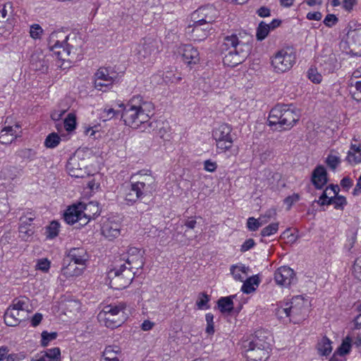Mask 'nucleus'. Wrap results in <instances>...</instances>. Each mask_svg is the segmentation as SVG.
Here are the masks:
<instances>
[{
    "label": "nucleus",
    "mask_w": 361,
    "mask_h": 361,
    "mask_svg": "<svg viewBox=\"0 0 361 361\" xmlns=\"http://www.w3.org/2000/svg\"><path fill=\"white\" fill-rule=\"evenodd\" d=\"M252 41V36L244 31L226 35L221 45L224 64L235 67L243 63L251 52Z\"/></svg>",
    "instance_id": "obj_1"
},
{
    "label": "nucleus",
    "mask_w": 361,
    "mask_h": 361,
    "mask_svg": "<svg viewBox=\"0 0 361 361\" xmlns=\"http://www.w3.org/2000/svg\"><path fill=\"white\" fill-rule=\"evenodd\" d=\"M50 50L59 59L72 62L80 54L82 39L75 34L66 35L62 30L54 31L49 38Z\"/></svg>",
    "instance_id": "obj_2"
},
{
    "label": "nucleus",
    "mask_w": 361,
    "mask_h": 361,
    "mask_svg": "<svg viewBox=\"0 0 361 361\" xmlns=\"http://www.w3.org/2000/svg\"><path fill=\"white\" fill-rule=\"evenodd\" d=\"M119 106L123 108L121 117L125 124L135 129L147 123L154 110L153 104L140 95L132 97L126 104H121Z\"/></svg>",
    "instance_id": "obj_3"
},
{
    "label": "nucleus",
    "mask_w": 361,
    "mask_h": 361,
    "mask_svg": "<svg viewBox=\"0 0 361 361\" xmlns=\"http://www.w3.org/2000/svg\"><path fill=\"white\" fill-rule=\"evenodd\" d=\"M299 120L296 110L288 105H276L269 113L268 121L269 126L275 129L289 130Z\"/></svg>",
    "instance_id": "obj_4"
},
{
    "label": "nucleus",
    "mask_w": 361,
    "mask_h": 361,
    "mask_svg": "<svg viewBox=\"0 0 361 361\" xmlns=\"http://www.w3.org/2000/svg\"><path fill=\"white\" fill-rule=\"evenodd\" d=\"M245 356L248 361H265L269 356V343L253 336L243 343Z\"/></svg>",
    "instance_id": "obj_5"
},
{
    "label": "nucleus",
    "mask_w": 361,
    "mask_h": 361,
    "mask_svg": "<svg viewBox=\"0 0 361 361\" xmlns=\"http://www.w3.org/2000/svg\"><path fill=\"white\" fill-rule=\"evenodd\" d=\"M126 305H107L98 314V319L108 328L114 329L120 326L126 320Z\"/></svg>",
    "instance_id": "obj_6"
},
{
    "label": "nucleus",
    "mask_w": 361,
    "mask_h": 361,
    "mask_svg": "<svg viewBox=\"0 0 361 361\" xmlns=\"http://www.w3.org/2000/svg\"><path fill=\"white\" fill-rule=\"evenodd\" d=\"M296 61V55L292 47H285L277 51L271 57V66L276 73L290 71Z\"/></svg>",
    "instance_id": "obj_7"
},
{
    "label": "nucleus",
    "mask_w": 361,
    "mask_h": 361,
    "mask_svg": "<svg viewBox=\"0 0 361 361\" xmlns=\"http://www.w3.org/2000/svg\"><path fill=\"white\" fill-rule=\"evenodd\" d=\"M135 274V271L127 269L126 264H122L118 269L111 270L109 272V285L114 289H123L131 283Z\"/></svg>",
    "instance_id": "obj_8"
},
{
    "label": "nucleus",
    "mask_w": 361,
    "mask_h": 361,
    "mask_svg": "<svg viewBox=\"0 0 361 361\" xmlns=\"http://www.w3.org/2000/svg\"><path fill=\"white\" fill-rule=\"evenodd\" d=\"M231 128L225 123L219 125L213 131V137L216 146L221 152L232 150L233 139L231 135Z\"/></svg>",
    "instance_id": "obj_9"
},
{
    "label": "nucleus",
    "mask_w": 361,
    "mask_h": 361,
    "mask_svg": "<svg viewBox=\"0 0 361 361\" xmlns=\"http://www.w3.org/2000/svg\"><path fill=\"white\" fill-rule=\"evenodd\" d=\"M159 42L154 39L145 38L135 45L133 53L139 59H145L158 52Z\"/></svg>",
    "instance_id": "obj_10"
},
{
    "label": "nucleus",
    "mask_w": 361,
    "mask_h": 361,
    "mask_svg": "<svg viewBox=\"0 0 361 361\" xmlns=\"http://www.w3.org/2000/svg\"><path fill=\"white\" fill-rule=\"evenodd\" d=\"M218 16V11L212 5L199 8L192 14V21L204 25H210Z\"/></svg>",
    "instance_id": "obj_11"
},
{
    "label": "nucleus",
    "mask_w": 361,
    "mask_h": 361,
    "mask_svg": "<svg viewBox=\"0 0 361 361\" xmlns=\"http://www.w3.org/2000/svg\"><path fill=\"white\" fill-rule=\"evenodd\" d=\"M288 303L289 304V312L291 317L289 322H299L305 317L307 301L302 296L298 295L293 298L291 301Z\"/></svg>",
    "instance_id": "obj_12"
},
{
    "label": "nucleus",
    "mask_w": 361,
    "mask_h": 361,
    "mask_svg": "<svg viewBox=\"0 0 361 361\" xmlns=\"http://www.w3.org/2000/svg\"><path fill=\"white\" fill-rule=\"evenodd\" d=\"M4 124V127L0 132V142L3 145H9L17 137H20L21 126L18 123L11 125L8 118L6 119Z\"/></svg>",
    "instance_id": "obj_13"
},
{
    "label": "nucleus",
    "mask_w": 361,
    "mask_h": 361,
    "mask_svg": "<svg viewBox=\"0 0 361 361\" xmlns=\"http://www.w3.org/2000/svg\"><path fill=\"white\" fill-rule=\"evenodd\" d=\"M274 279L279 286L288 287L295 281L294 271L288 267H281L274 274Z\"/></svg>",
    "instance_id": "obj_14"
},
{
    "label": "nucleus",
    "mask_w": 361,
    "mask_h": 361,
    "mask_svg": "<svg viewBox=\"0 0 361 361\" xmlns=\"http://www.w3.org/2000/svg\"><path fill=\"white\" fill-rule=\"evenodd\" d=\"M210 25H204L193 22L192 25L187 27V33L190 35L195 41H202L206 39L211 33Z\"/></svg>",
    "instance_id": "obj_15"
},
{
    "label": "nucleus",
    "mask_w": 361,
    "mask_h": 361,
    "mask_svg": "<svg viewBox=\"0 0 361 361\" xmlns=\"http://www.w3.org/2000/svg\"><path fill=\"white\" fill-rule=\"evenodd\" d=\"M114 82V78L109 75L106 68H99L94 75L95 89L105 92Z\"/></svg>",
    "instance_id": "obj_16"
},
{
    "label": "nucleus",
    "mask_w": 361,
    "mask_h": 361,
    "mask_svg": "<svg viewBox=\"0 0 361 361\" xmlns=\"http://www.w3.org/2000/svg\"><path fill=\"white\" fill-rule=\"evenodd\" d=\"M128 257L126 263L128 265L127 269L132 271L137 270L142 267L144 264L143 253L137 247H130L128 250Z\"/></svg>",
    "instance_id": "obj_17"
},
{
    "label": "nucleus",
    "mask_w": 361,
    "mask_h": 361,
    "mask_svg": "<svg viewBox=\"0 0 361 361\" xmlns=\"http://www.w3.org/2000/svg\"><path fill=\"white\" fill-rule=\"evenodd\" d=\"M347 43L353 54L361 56V27L348 31Z\"/></svg>",
    "instance_id": "obj_18"
},
{
    "label": "nucleus",
    "mask_w": 361,
    "mask_h": 361,
    "mask_svg": "<svg viewBox=\"0 0 361 361\" xmlns=\"http://www.w3.org/2000/svg\"><path fill=\"white\" fill-rule=\"evenodd\" d=\"M132 178L133 183L145 193L149 192L154 183V178L147 172H140L134 175Z\"/></svg>",
    "instance_id": "obj_19"
},
{
    "label": "nucleus",
    "mask_w": 361,
    "mask_h": 361,
    "mask_svg": "<svg viewBox=\"0 0 361 361\" xmlns=\"http://www.w3.org/2000/svg\"><path fill=\"white\" fill-rule=\"evenodd\" d=\"M27 317L26 312H19L9 307L4 314V322L7 326H16Z\"/></svg>",
    "instance_id": "obj_20"
},
{
    "label": "nucleus",
    "mask_w": 361,
    "mask_h": 361,
    "mask_svg": "<svg viewBox=\"0 0 361 361\" xmlns=\"http://www.w3.org/2000/svg\"><path fill=\"white\" fill-rule=\"evenodd\" d=\"M82 210L80 209V203L69 207L64 214V220L68 224H73L79 222L80 225H85L82 223Z\"/></svg>",
    "instance_id": "obj_21"
},
{
    "label": "nucleus",
    "mask_w": 361,
    "mask_h": 361,
    "mask_svg": "<svg viewBox=\"0 0 361 361\" xmlns=\"http://www.w3.org/2000/svg\"><path fill=\"white\" fill-rule=\"evenodd\" d=\"M351 87L350 92L353 98L357 101H361V66L355 70L353 73V77L350 80Z\"/></svg>",
    "instance_id": "obj_22"
},
{
    "label": "nucleus",
    "mask_w": 361,
    "mask_h": 361,
    "mask_svg": "<svg viewBox=\"0 0 361 361\" xmlns=\"http://www.w3.org/2000/svg\"><path fill=\"white\" fill-rule=\"evenodd\" d=\"M178 52L181 54L185 63L188 64L196 63L199 61V52L197 49L191 45L180 46Z\"/></svg>",
    "instance_id": "obj_23"
},
{
    "label": "nucleus",
    "mask_w": 361,
    "mask_h": 361,
    "mask_svg": "<svg viewBox=\"0 0 361 361\" xmlns=\"http://www.w3.org/2000/svg\"><path fill=\"white\" fill-rule=\"evenodd\" d=\"M84 269L85 267L65 258L61 269V274L67 279L76 277L82 274Z\"/></svg>",
    "instance_id": "obj_24"
},
{
    "label": "nucleus",
    "mask_w": 361,
    "mask_h": 361,
    "mask_svg": "<svg viewBox=\"0 0 361 361\" xmlns=\"http://www.w3.org/2000/svg\"><path fill=\"white\" fill-rule=\"evenodd\" d=\"M328 181L327 173L324 166H317L312 174V182L317 189H322Z\"/></svg>",
    "instance_id": "obj_25"
},
{
    "label": "nucleus",
    "mask_w": 361,
    "mask_h": 361,
    "mask_svg": "<svg viewBox=\"0 0 361 361\" xmlns=\"http://www.w3.org/2000/svg\"><path fill=\"white\" fill-rule=\"evenodd\" d=\"M66 259L78 264L80 267H85V262L87 261L88 255L85 249L82 247H74L68 251Z\"/></svg>",
    "instance_id": "obj_26"
},
{
    "label": "nucleus",
    "mask_w": 361,
    "mask_h": 361,
    "mask_svg": "<svg viewBox=\"0 0 361 361\" xmlns=\"http://www.w3.org/2000/svg\"><path fill=\"white\" fill-rule=\"evenodd\" d=\"M121 226L118 222L107 220L103 223L102 233L105 238L112 240L120 235Z\"/></svg>",
    "instance_id": "obj_27"
},
{
    "label": "nucleus",
    "mask_w": 361,
    "mask_h": 361,
    "mask_svg": "<svg viewBox=\"0 0 361 361\" xmlns=\"http://www.w3.org/2000/svg\"><path fill=\"white\" fill-rule=\"evenodd\" d=\"M80 209L82 210V223L86 224L91 219L94 218L99 214V205L94 202L87 204L80 202Z\"/></svg>",
    "instance_id": "obj_28"
},
{
    "label": "nucleus",
    "mask_w": 361,
    "mask_h": 361,
    "mask_svg": "<svg viewBox=\"0 0 361 361\" xmlns=\"http://www.w3.org/2000/svg\"><path fill=\"white\" fill-rule=\"evenodd\" d=\"M84 163L80 164L76 157L71 159L67 164V169L69 174L75 178H82L86 174Z\"/></svg>",
    "instance_id": "obj_29"
},
{
    "label": "nucleus",
    "mask_w": 361,
    "mask_h": 361,
    "mask_svg": "<svg viewBox=\"0 0 361 361\" xmlns=\"http://www.w3.org/2000/svg\"><path fill=\"white\" fill-rule=\"evenodd\" d=\"M30 361H61V351L59 348L48 349L41 355L32 358Z\"/></svg>",
    "instance_id": "obj_30"
},
{
    "label": "nucleus",
    "mask_w": 361,
    "mask_h": 361,
    "mask_svg": "<svg viewBox=\"0 0 361 361\" xmlns=\"http://www.w3.org/2000/svg\"><path fill=\"white\" fill-rule=\"evenodd\" d=\"M319 59L320 63L329 71H333L337 66V59L331 50H327L326 54L321 55Z\"/></svg>",
    "instance_id": "obj_31"
},
{
    "label": "nucleus",
    "mask_w": 361,
    "mask_h": 361,
    "mask_svg": "<svg viewBox=\"0 0 361 361\" xmlns=\"http://www.w3.org/2000/svg\"><path fill=\"white\" fill-rule=\"evenodd\" d=\"M248 271L249 268L243 264H234L230 268V271L233 279L241 282L245 279Z\"/></svg>",
    "instance_id": "obj_32"
},
{
    "label": "nucleus",
    "mask_w": 361,
    "mask_h": 361,
    "mask_svg": "<svg viewBox=\"0 0 361 361\" xmlns=\"http://www.w3.org/2000/svg\"><path fill=\"white\" fill-rule=\"evenodd\" d=\"M346 160L350 164L361 163V144L351 145Z\"/></svg>",
    "instance_id": "obj_33"
},
{
    "label": "nucleus",
    "mask_w": 361,
    "mask_h": 361,
    "mask_svg": "<svg viewBox=\"0 0 361 361\" xmlns=\"http://www.w3.org/2000/svg\"><path fill=\"white\" fill-rule=\"evenodd\" d=\"M316 348L319 355L328 356L332 352L331 341L324 336L317 343Z\"/></svg>",
    "instance_id": "obj_34"
},
{
    "label": "nucleus",
    "mask_w": 361,
    "mask_h": 361,
    "mask_svg": "<svg viewBox=\"0 0 361 361\" xmlns=\"http://www.w3.org/2000/svg\"><path fill=\"white\" fill-rule=\"evenodd\" d=\"M121 353L120 348L116 345L106 347L103 353L104 361H119L118 355Z\"/></svg>",
    "instance_id": "obj_35"
},
{
    "label": "nucleus",
    "mask_w": 361,
    "mask_h": 361,
    "mask_svg": "<svg viewBox=\"0 0 361 361\" xmlns=\"http://www.w3.org/2000/svg\"><path fill=\"white\" fill-rule=\"evenodd\" d=\"M346 204L347 201L345 197L338 195L334 197V198L331 197L328 200L319 202V204L321 206L334 204L335 209L341 210L343 209L344 206L346 205Z\"/></svg>",
    "instance_id": "obj_36"
},
{
    "label": "nucleus",
    "mask_w": 361,
    "mask_h": 361,
    "mask_svg": "<svg viewBox=\"0 0 361 361\" xmlns=\"http://www.w3.org/2000/svg\"><path fill=\"white\" fill-rule=\"evenodd\" d=\"M144 194L145 192L132 182L126 195V200L128 202L134 203Z\"/></svg>",
    "instance_id": "obj_37"
},
{
    "label": "nucleus",
    "mask_w": 361,
    "mask_h": 361,
    "mask_svg": "<svg viewBox=\"0 0 361 361\" xmlns=\"http://www.w3.org/2000/svg\"><path fill=\"white\" fill-rule=\"evenodd\" d=\"M243 284L241 288V290L244 293H251L255 290V286H257L259 283V280L257 276H252L244 280Z\"/></svg>",
    "instance_id": "obj_38"
},
{
    "label": "nucleus",
    "mask_w": 361,
    "mask_h": 361,
    "mask_svg": "<svg viewBox=\"0 0 361 361\" xmlns=\"http://www.w3.org/2000/svg\"><path fill=\"white\" fill-rule=\"evenodd\" d=\"M10 307L16 309V310L19 312H26L27 316L29 309V299L25 297L16 298L13 300Z\"/></svg>",
    "instance_id": "obj_39"
},
{
    "label": "nucleus",
    "mask_w": 361,
    "mask_h": 361,
    "mask_svg": "<svg viewBox=\"0 0 361 361\" xmlns=\"http://www.w3.org/2000/svg\"><path fill=\"white\" fill-rule=\"evenodd\" d=\"M340 191L339 187L337 185H331L327 187L325 190L323 192L322 195L320 196L319 199L317 200V203L319 204V202H323L324 200H328L329 197L337 196Z\"/></svg>",
    "instance_id": "obj_40"
},
{
    "label": "nucleus",
    "mask_w": 361,
    "mask_h": 361,
    "mask_svg": "<svg viewBox=\"0 0 361 361\" xmlns=\"http://www.w3.org/2000/svg\"><path fill=\"white\" fill-rule=\"evenodd\" d=\"M31 66L33 69L36 71H44L47 70V66L44 60L42 59L41 55L39 54H32L31 56Z\"/></svg>",
    "instance_id": "obj_41"
},
{
    "label": "nucleus",
    "mask_w": 361,
    "mask_h": 361,
    "mask_svg": "<svg viewBox=\"0 0 361 361\" xmlns=\"http://www.w3.org/2000/svg\"><path fill=\"white\" fill-rule=\"evenodd\" d=\"M218 305L222 312H230L233 309V302L230 297L221 298L219 300Z\"/></svg>",
    "instance_id": "obj_42"
},
{
    "label": "nucleus",
    "mask_w": 361,
    "mask_h": 361,
    "mask_svg": "<svg viewBox=\"0 0 361 361\" xmlns=\"http://www.w3.org/2000/svg\"><path fill=\"white\" fill-rule=\"evenodd\" d=\"M13 27V20L11 18H7L6 20L0 22V35L6 37L8 36Z\"/></svg>",
    "instance_id": "obj_43"
},
{
    "label": "nucleus",
    "mask_w": 361,
    "mask_h": 361,
    "mask_svg": "<svg viewBox=\"0 0 361 361\" xmlns=\"http://www.w3.org/2000/svg\"><path fill=\"white\" fill-rule=\"evenodd\" d=\"M352 339L350 336H346L341 343V345L335 351L339 354L340 356H343L349 353L351 348Z\"/></svg>",
    "instance_id": "obj_44"
},
{
    "label": "nucleus",
    "mask_w": 361,
    "mask_h": 361,
    "mask_svg": "<svg viewBox=\"0 0 361 361\" xmlns=\"http://www.w3.org/2000/svg\"><path fill=\"white\" fill-rule=\"evenodd\" d=\"M59 224L57 221H51L46 228L47 238L52 239L56 237L59 232Z\"/></svg>",
    "instance_id": "obj_45"
},
{
    "label": "nucleus",
    "mask_w": 361,
    "mask_h": 361,
    "mask_svg": "<svg viewBox=\"0 0 361 361\" xmlns=\"http://www.w3.org/2000/svg\"><path fill=\"white\" fill-rule=\"evenodd\" d=\"M289 304L286 302L283 307H279L275 312L276 317L281 320L291 319L290 313L289 312Z\"/></svg>",
    "instance_id": "obj_46"
},
{
    "label": "nucleus",
    "mask_w": 361,
    "mask_h": 361,
    "mask_svg": "<svg viewBox=\"0 0 361 361\" xmlns=\"http://www.w3.org/2000/svg\"><path fill=\"white\" fill-rule=\"evenodd\" d=\"M270 32L269 26H268V24L265 23L264 22H261L258 27L257 29L256 32V37L257 39L259 41H262L266 38V37L268 35L269 32Z\"/></svg>",
    "instance_id": "obj_47"
},
{
    "label": "nucleus",
    "mask_w": 361,
    "mask_h": 361,
    "mask_svg": "<svg viewBox=\"0 0 361 361\" xmlns=\"http://www.w3.org/2000/svg\"><path fill=\"white\" fill-rule=\"evenodd\" d=\"M60 137L55 133L49 134L44 141V145L48 148H54L60 142Z\"/></svg>",
    "instance_id": "obj_48"
},
{
    "label": "nucleus",
    "mask_w": 361,
    "mask_h": 361,
    "mask_svg": "<svg viewBox=\"0 0 361 361\" xmlns=\"http://www.w3.org/2000/svg\"><path fill=\"white\" fill-rule=\"evenodd\" d=\"M209 301V296L204 293H201L198 295L196 305L200 310H207L209 307L208 302Z\"/></svg>",
    "instance_id": "obj_49"
},
{
    "label": "nucleus",
    "mask_w": 361,
    "mask_h": 361,
    "mask_svg": "<svg viewBox=\"0 0 361 361\" xmlns=\"http://www.w3.org/2000/svg\"><path fill=\"white\" fill-rule=\"evenodd\" d=\"M34 228L27 226L25 224H20L19 226V233L20 237L24 240H27V239L32 235L34 233Z\"/></svg>",
    "instance_id": "obj_50"
},
{
    "label": "nucleus",
    "mask_w": 361,
    "mask_h": 361,
    "mask_svg": "<svg viewBox=\"0 0 361 361\" xmlns=\"http://www.w3.org/2000/svg\"><path fill=\"white\" fill-rule=\"evenodd\" d=\"M64 128L67 131H72L75 128L76 118L73 114H68L63 121Z\"/></svg>",
    "instance_id": "obj_51"
},
{
    "label": "nucleus",
    "mask_w": 361,
    "mask_h": 361,
    "mask_svg": "<svg viewBox=\"0 0 361 361\" xmlns=\"http://www.w3.org/2000/svg\"><path fill=\"white\" fill-rule=\"evenodd\" d=\"M13 13L12 4L7 2L3 5L0 10V15L3 17V20H6L8 18H11Z\"/></svg>",
    "instance_id": "obj_52"
},
{
    "label": "nucleus",
    "mask_w": 361,
    "mask_h": 361,
    "mask_svg": "<svg viewBox=\"0 0 361 361\" xmlns=\"http://www.w3.org/2000/svg\"><path fill=\"white\" fill-rule=\"evenodd\" d=\"M43 33V29L39 24H32L30 27V36L34 39H40Z\"/></svg>",
    "instance_id": "obj_53"
},
{
    "label": "nucleus",
    "mask_w": 361,
    "mask_h": 361,
    "mask_svg": "<svg viewBox=\"0 0 361 361\" xmlns=\"http://www.w3.org/2000/svg\"><path fill=\"white\" fill-rule=\"evenodd\" d=\"M279 229V223H272L261 231V235L264 237L270 236L277 232Z\"/></svg>",
    "instance_id": "obj_54"
},
{
    "label": "nucleus",
    "mask_w": 361,
    "mask_h": 361,
    "mask_svg": "<svg viewBox=\"0 0 361 361\" xmlns=\"http://www.w3.org/2000/svg\"><path fill=\"white\" fill-rule=\"evenodd\" d=\"M50 261L47 258H42L37 260L36 264V269L40 270L43 272H48L50 269Z\"/></svg>",
    "instance_id": "obj_55"
},
{
    "label": "nucleus",
    "mask_w": 361,
    "mask_h": 361,
    "mask_svg": "<svg viewBox=\"0 0 361 361\" xmlns=\"http://www.w3.org/2000/svg\"><path fill=\"white\" fill-rule=\"evenodd\" d=\"M276 216V211L274 209L267 210L264 214H262L258 219L263 225L267 224L271 219Z\"/></svg>",
    "instance_id": "obj_56"
},
{
    "label": "nucleus",
    "mask_w": 361,
    "mask_h": 361,
    "mask_svg": "<svg viewBox=\"0 0 361 361\" xmlns=\"http://www.w3.org/2000/svg\"><path fill=\"white\" fill-rule=\"evenodd\" d=\"M262 226H263V224L259 219H255L254 217H250L247 219V227L250 231H255Z\"/></svg>",
    "instance_id": "obj_57"
},
{
    "label": "nucleus",
    "mask_w": 361,
    "mask_h": 361,
    "mask_svg": "<svg viewBox=\"0 0 361 361\" xmlns=\"http://www.w3.org/2000/svg\"><path fill=\"white\" fill-rule=\"evenodd\" d=\"M353 274L355 278L361 281V255L354 262L353 266Z\"/></svg>",
    "instance_id": "obj_58"
},
{
    "label": "nucleus",
    "mask_w": 361,
    "mask_h": 361,
    "mask_svg": "<svg viewBox=\"0 0 361 361\" xmlns=\"http://www.w3.org/2000/svg\"><path fill=\"white\" fill-rule=\"evenodd\" d=\"M308 78L314 83L319 84L322 80V75L314 68L308 71Z\"/></svg>",
    "instance_id": "obj_59"
},
{
    "label": "nucleus",
    "mask_w": 361,
    "mask_h": 361,
    "mask_svg": "<svg viewBox=\"0 0 361 361\" xmlns=\"http://www.w3.org/2000/svg\"><path fill=\"white\" fill-rule=\"evenodd\" d=\"M207 322L206 333L212 335L214 333V316L212 313H207L205 317Z\"/></svg>",
    "instance_id": "obj_60"
},
{
    "label": "nucleus",
    "mask_w": 361,
    "mask_h": 361,
    "mask_svg": "<svg viewBox=\"0 0 361 361\" xmlns=\"http://www.w3.org/2000/svg\"><path fill=\"white\" fill-rule=\"evenodd\" d=\"M326 164L333 170H335L340 163V159L337 156L329 154L326 159Z\"/></svg>",
    "instance_id": "obj_61"
},
{
    "label": "nucleus",
    "mask_w": 361,
    "mask_h": 361,
    "mask_svg": "<svg viewBox=\"0 0 361 361\" xmlns=\"http://www.w3.org/2000/svg\"><path fill=\"white\" fill-rule=\"evenodd\" d=\"M56 338V333H48L47 331H43L42 334V345L43 346H47L49 341L55 339Z\"/></svg>",
    "instance_id": "obj_62"
},
{
    "label": "nucleus",
    "mask_w": 361,
    "mask_h": 361,
    "mask_svg": "<svg viewBox=\"0 0 361 361\" xmlns=\"http://www.w3.org/2000/svg\"><path fill=\"white\" fill-rule=\"evenodd\" d=\"M338 22V18H336V16L334 14H328L324 20V23L325 24V25H326L327 27H332L333 25H334L336 23Z\"/></svg>",
    "instance_id": "obj_63"
},
{
    "label": "nucleus",
    "mask_w": 361,
    "mask_h": 361,
    "mask_svg": "<svg viewBox=\"0 0 361 361\" xmlns=\"http://www.w3.org/2000/svg\"><path fill=\"white\" fill-rule=\"evenodd\" d=\"M217 168V164L210 159L206 160L204 162V169L205 171L209 172H214Z\"/></svg>",
    "instance_id": "obj_64"
}]
</instances>
